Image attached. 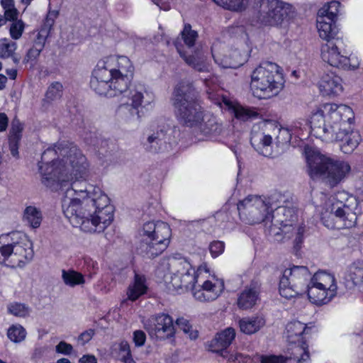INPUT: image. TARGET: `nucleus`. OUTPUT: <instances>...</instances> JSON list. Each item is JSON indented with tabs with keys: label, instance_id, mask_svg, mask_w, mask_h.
<instances>
[{
	"label": "nucleus",
	"instance_id": "obj_33",
	"mask_svg": "<svg viewBox=\"0 0 363 363\" xmlns=\"http://www.w3.org/2000/svg\"><path fill=\"white\" fill-rule=\"evenodd\" d=\"M31 245L26 242L13 243L12 261L13 267H22L26 262L30 261L33 257Z\"/></svg>",
	"mask_w": 363,
	"mask_h": 363
},
{
	"label": "nucleus",
	"instance_id": "obj_57",
	"mask_svg": "<svg viewBox=\"0 0 363 363\" xmlns=\"http://www.w3.org/2000/svg\"><path fill=\"white\" fill-rule=\"evenodd\" d=\"M58 14L59 12L57 11H49L43 25L42 26V28L50 31L54 25L55 19L58 16Z\"/></svg>",
	"mask_w": 363,
	"mask_h": 363
},
{
	"label": "nucleus",
	"instance_id": "obj_7",
	"mask_svg": "<svg viewBox=\"0 0 363 363\" xmlns=\"http://www.w3.org/2000/svg\"><path fill=\"white\" fill-rule=\"evenodd\" d=\"M96 199L64 197L62 201V211L74 227H79L84 232L92 233L96 228L93 221H90V218L93 216Z\"/></svg>",
	"mask_w": 363,
	"mask_h": 363
},
{
	"label": "nucleus",
	"instance_id": "obj_27",
	"mask_svg": "<svg viewBox=\"0 0 363 363\" xmlns=\"http://www.w3.org/2000/svg\"><path fill=\"white\" fill-rule=\"evenodd\" d=\"M100 62L104 67L109 69L110 72L127 74L128 77H133L134 67L129 58L125 56H109Z\"/></svg>",
	"mask_w": 363,
	"mask_h": 363
},
{
	"label": "nucleus",
	"instance_id": "obj_40",
	"mask_svg": "<svg viewBox=\"0 0 363 363\" xmlns=\"http://www.w3.org/2000/svg\"><path fill=\"white\" fill-rule=\"evenodd\" d=\"M43 219L41 211L35 206H27L23 212V220L33 228L40 227Z\"/></svg>",
	"mask_w": 363,
	"mask_h": 363
},
{
	"label": "nucleus",
	"instance_id": "obj_19",
	"mask_svg": "<svg viewBox=\"0 0 363 363\" xmlns=\"http://www.w3.org/2000/svg\"><path fill=\"white\" fill-rule=\"evenodd\" d=\"M93 221L95 230L92 233L104 231L113 221V207L110 204L108 197L105 194L99 196L93 211V216L90 218Z\"/></svg>",
	"mask_w": 363,
	"mask_h": 363
},
{
	"label": "nucleus",
	"instance_id": "obj_16",
	"mask_svg": "<svg viewBox=\"0 0 363 363\" xmlns=\"http://www.w3.org/2000/svg\"><path fill=\"white\" fill-rule=\"evenodd\" d=\"M344 43L342 38L328 40L321 46V58L325 62L334 67L343 69H354L357 67L350 65V59L342 54Z\"/></svg>",
	"mask_w": 363,
	"mask_h": 363
},
{
	"label": "nucleus",
	"instance_id": "obj_25",
	"mask_svg": "<svg viewBox=\"0 0 363 363\" xmlns=\"http://www.w3.org/2000/svg\"><path fill=\"white\" fill-rule=\"evenodd\" d=\"M318 87L323 96H337L343 91L342 79L333 72H325L320 77Z\"/></svg>",
	"mask_w": 363,
	"mask_h": 363
},
{
	"label": "nucleus",
	"instance_id": "obj_53",
	"mask_svg": "<svg viewBox=\"0 0 363 363\" xmlns=\"http://www.w3.org/2000/svg\"><path fill=\"white\" fill-rule=\"evenodd\" d=\"M24 27V23L21 20L12 22L9 30L11 38L14 40L19 39L23 34Z\"/></svg>",
	"mask_w": 363,
	"mask_h": 363
},
{
	"label": "nucleus",
	"instance_id": "obj_62",
	"mask_svg": "<svg viewBox=\"0 0 363 363\" xmlns=\"http://www.w3.org/2000/svg\"><path fill=\"white\" fill-rule=\"evenodd\" d=\"M208 95V98L215 104H217L218 106L221 105V103L223 102L226 105L227 101H230L229 100L226 99L225 98L221 97L220 95H218L216 93L212 92V91H207L206 92Z\"/></svg>",
	"mask_w": 363,
	"mask_h": 363
},
{
	"label": "nucleus",
	"instance_id": "obj_63",
	"mask_svg": "<svg viewBox=\"0 0 363 363\" xmlns=\"http://www.w3.org/2000/svg\"><path fill=\"white\" fill-rule=\"evenodd\" d=\"M21 140L9 139V149L14 157H18V143Z\"/></svg>",
	"mask_w": 363,
	"mask_h": 363
},
{
	"label": "nucleus",
	"instance_id": "obj_12",
	"mask_svg": "<svg viewBox=\"0 0 363 363\" xmlns=\"http://www.w3.org/2000/svg\"><path fill=\"white\" fill-rule=\"evenodd\" d=\"M311 273L304 266L286 269L279 281V294L287 299L306 293Z\"/></svg>",
	"mask_w": 363,
	"mask_h": 363
},
{
	"label": "nucleus",
	"instance_id": "obj_21",
	"mask_svg": "<svg viewBox=\"0 0 363 363\" xmlns=\"http://www.w3.org/2000/svg\"><path fill=\"white\" fill-rule=\"evenodd\" d=\"M274 208V211L271 214L269 230L270 234L278 235L286 233V228L292 227L296 216L293 208L273 206Z\"/></svg>",
	"mask_w": 363,
	"mask_h": 363
},
{
	"label": "nucleus",
	"instance_id": "obj_24",
	"mask_svg": "<svg viewBox=\"0 0 363 363\" xmlns=\"http://www.w3.org/2000/svg\"><path fill=\"white\" fill-rule=\"evenodd\" d=\"M217 45L211 48L212 56L216 64L223 68L236 69L242 66L246 61V58L238 49H230L221 54L217 52Z\"/></svg>",
	"mask_w": 363,
	"mask_h": 363
},
{
	"label": "nucleus",
	"instance_id": "obj_2",
	"mask_svg": "<svg viewBox=\"0 0 363 363\" xmlns=\"http://www.w3.org/2000/svg\"><path fill=\"white\" fill-rule=\"evenodd\" d=\"M305 154L310 177L313 180L321 179L331 187L339 184L350 171L347 162L328 157L318 150L306 147Z\"/></svg>",
	"mask_w": 363,
	"mask_h": 363
},
{
	"label": "nucleus",
	"instance_id": "obj_5",
	"mask_svg": "<svg viewBox=\"0 0 363 363\" xmlns=\"http://www.w3.org/2000/svg\"><path fill=\"white\" fill-rule=\"evenodd\" d=\"M337 201L332 204L330 211L321 213L323 224L329 229H343L354 227L357 222L355 210L358 206L357 199L346 192H338Z\"/></svg>",
	"mask_w": 363,
	"mask_h": 363
},
{
	"label": "nucleus",
	"instance_id": "obj_43",
	"mask_svg": "<svg viewBox=\"0 0 363 363\" xmlns=\"http://www.w3.org/2000/svg\"><path fill=\"white\" fill-rule=\"evenodd\" d=\"M217 5L231 11H240L245 9L248 0H213Z\"/></svg>",
	"mask_w": 363,
	"mask_h": 363
},
{
	"label": "nucleus",
	"instance_id": "obj_26",
	"mask_svg": "<svg viewBox=\"0 0 363 363\" xmlns=\"http://www.w3.org/2000/svg\"><path fill=\"white\" fill-rule=\"evenodd\" d=\"M235 337V330L233 328H228L218 333L208 344V350L219 354L221 357H228V347L231 345Z\"/></svg>",
	"mask_w": 363,
	"mask_h": 363
},
{
	"label": "nucleus",
	"instance_id": "obj_59",
	"mask_svg": "<svg viewBox=\"0 0 363 363\" xmlns=\"http://www.w3.org/2000/svg\"><path fill=\"white\" fill-rule=\"evenodd\" d=\"M73 347L72 345L67 343L65 341H61L56 346V352L63 354H70L72 352Z\"/></svg>",
	"mask_w": 363,
	"mask_h": 363
},
{
	"label": "nucleus",
	"instance_id": "obj_1",
	"mask_svg": "<svg viewBox=\"0 0 363 363\" xmlns=\"http://www.w3.org/2000/svg\"><path fill=\"white\" fill-rule=\"evenodd\" d=\"M85 156L73 143L61 142L53 147H48L41 156L39 171L42 183L52 191L65 187L70 183V188L64 197L80 199H98L104 194L101 190L87 183L83 179L86 172Z\"/></svg>",
	"mask_w": 363,
	"mask_h": 363
},
{
	"label": "nucleus",
	"instance_id": "obj_4",
	"mask_svg": "<svg viewBox=\"0 0 363 363\" xmlns=\"http://www.w3.org/2000/svg\"><path fill=\"white\" fill-rule=\"evenodd\" d=\"M284 82L279 65L271 62H264L252 71L250 89L255 96L269 99L282 90Z\"/></svg>",
	"mask_w": 363,
	"mask_h": 363
},
{
	"label": "nucleus",
	"instance_id": "obj_17",
	"mask_svg": "<svg viewBox=\"0 0 363 363\" xmlns=\"http://www.w3.org/2000/svg\"><path fill=\"white\" fill-rule=\"evenodd\" d=\"M144 328L151 338L160 340L173 337L175 335L174 320L166 313H158L150 317L144 323Z\"/></svg>",
	"mask_w": 363,
	"mask_h": 363
},
{
	"label": "nucleus",
	"instance_id": "obj_46",
	"mask_svg": "<svg viewBox=\"0 0 363 363\" xmlns=\"http://www.w3.org/2000/svg\"><path fill=\"white\" fill-rule=\"evenodd\" d=\"M17 48L16 43L6 38L0 40V57L9 58L14 54Z\"/></svg>",
	"mask_w": 363,
	"mask_h": 363
},
{
	"label": "nucleus",
	"instance_id": "obj_37",
	"mask_svg": "<svg viewBox=\"0 0 363 363\" xmlns=\"http://www.w3.org/2000/svg\"><path fill=\"white\" fill-rule=\"evenodd\" d=\"M313 285L326 287L328 289H331L337 291V286L335 276L323 270H319L313 276H311V281Z\"/></svg>",
	"mask_w": 363,
	"mask_h": 363
},
{
	"label": "nucleus",
	"instance_id": "obj_58",
	"mask_svg": "<svg viewBox=\"0 0 363 363\" xmlns=\"http://www.w3.org/2000/svg\"><path fill=\"white\" fill-rule=\"evenodd\" d=\"M94 334L95 331L93 329L85 330L79 335L77 341L82 345H84L92 339Z\"/></svg>",
	"mask_w": 363,
	"mask_h": 363
},
{
	"label": "nucleus",
	"instance_id": "obj_8",
	"mask_svg": "<svg viewBox=\"0 0 363 363\" xmlns=\"http://www.w3.org/2000/svg\"><path fill=\"white\" fill-rule=\"evenodd\" d=\"M336 112L331 114V118L334 123H338L337 125H333L335 129L334 131V138L329 142L340 141L342 152L345 154L352 152L358 146L361 135L357 131L351 129V123L353 120V112L348 106H341Z\"/></svg>",
	"mask_w": 363,
	"mask_h": 363
},
{
	"label": "nucleus",
	"instance_id": "obj_28",
	"mask_svg": "<svg viewBox=\"0 0 363 363\" xmlns=\"http://www.w3.org/2000/svg\"><path fill=\"white\" fill-rule=\"evenodd\" d=\"M306 293L309 301L316 306L328 304L337 295L336 290L331 289H328L326 287L323 288L313 285L311 283H309Z\"/></svg>",
	"mask_w": 363,
	"mask_h": 363
},
{
	"label": "nucleus",
	"instance_id": "obj_30",
	"mask_svg": "<svg viewBox=\"0 0 363 363\" xmlns=\"http://www.w3.org/2000/svg\"><path fill=\"white\" fill-rule=\"evenodd\" d=\"M196 125L194 127L197 133L203 137H212L219 135L222 130V125L218 122L216 118L211 113H205Z\"/></svg>",
	"mask_w": 363,
	"mask_h": 363
},
{
	"label": "nucleus",
	"instance_id": "obj_48",
	"mask_svg": "<svg viewBox=\"0 0 363 363\" xmlns=\"http://www.w3.org/2000/svg\"><path fill=\"white\" fill-rule=\"evenodd\" d=\"M8 311L9 313L17 317H26L28 315L30 309L23 303H12L8 305Z\"/></svg>",
	"mask_w": 363,
	"mask_h": 363
},
{
	"label": "nucleus",
	"instance_id": "obj_45",
	"mask_svg": "<svg viewBox=\"0 0 363 363\" xmlns=\"http://www.w3.org/2000/svg\"><path fill=\"white\" fill-rule=\"evenodd\" d=\"M181 37L184 44L188 48H191L195 44L198 38V33L196 31L191 29V25L186 24L183 30L181 32Z\"/></svg>",
	"mask_w": 363,
	"mask_h": 363
},
{
	"label": "nucleus",
	"instance_id": "obj_10",
	"mask_svg": "<svg viewBox=\"0 0 363 363\" xmlns=\"http://www.w3.org/2000/svg\"><path fill=\"white\" fill-rule=\"evenodd\" d=\"M269 209L273 204L258 196H248L238 203L240 219L247 224L255 225L263 222L269 228L271 219Z\"/></svg>",
	"mask_w": 363,
	"mask_h": 363
},
{
	"label": "nucleus",
	"instance_id": "obj_32",
	"mask_svg": "<svg viewBox=\"0 0 363 363\" xmlns=\"http://www.w3.org/2000/svg\"><path fill=\"white\" fill-rule=\"evenodd\" d=\"M174 45L181 57L189 66L200 72H208L210 71V65L206 62V57L203 55L195 52L194 55L187 56L178 40L174 42Z\"/></svg>",
	"mask_w": 363,
	"mask_h": 363
},
{
	"label": "nucleus",
	"instance_id": "obj_60",
	"mask_svg": "<svg viewBox=\"0 0 363 363\" xmlns=\"http://www.w3.org/2000/svg\"><path fill=\"white\" fill-rule=\"evenodd\" d=\"M146 340V335L142 330H136L133 333V341L137 347L143 346Z\"/></svg>",
	"mask_w": 363,
	"mask_h": 363
},
{
	"label": "nucleus",
	"instance_id": "obj_61",
	"mask_svg": "<svg viewBox=\"0 0 363 363\" xmlns=\"http://www.w3.org/2000/svg\"><path fill=\"white\" fill-rule=\"evenodd\" d=\"M18 10L15 7H12V9H4V18L5 19V22L6 21H12L13 22L15 21H18Z\"/></svg>",
	"mask_w": 363,
	"mask_h": 363
},
{
	"label": "nucleus",
	"instance_id": "obj_47",
	"mask_svg": "<svg viewBox=\"0 0 363 363\" xmlns=\"http://www.w3.org/2000/svg\"><path fill=\"white\" fill-rule=\"evenodd\" d=\"M26 335V330L21 325H13L11 326L7 332L8 337L14 342L23 341Z\"/></svg>",
	"mask_w": 363,
	"mask_h": 363
},
{
	"label": "nucleus",
	"instance_id": "obj_38",
	"mask_svg": "<svg viewBox=\"0 0 363 363\" xmlns=\"http://www.w3.org/2000/svg\"><path fill=\"white\" fill-rule=\"evenodd\" d=\"M264 324V319L259 316L243 318L239 320V326L241 332L247 335L257 333Z\"/></svg>",
	"mask_w": 363,
	"mask_h": 363
},
{
	"label": "nucleus",
	"instance_id": "obj_54",
	"mask_svg": "<svg viewBox=\"0 0 363 363\" xmlns=\"http://www.w3.org/2000/svg\"><path fill=\"white\" fill-rule=\"evenodd\" d=\"M50 32V31L41 27L33 41V45L36 47L40 46V48L43 49Z\"/></svg>",
	"mask_w": 363,
	"mask_h": 363
},
{
	"label": "nucleus",
	"instance_id": "obj_14",
	"mask_svg": "<svg viewBox=\"0 0 363 363\" xmlns=\"http://www.w3.org/2000/svg\"><path fill=\"white\" fill-rule=\"evenodd\" d=\"M341 106L345 105L327 104L324 106V108L328 113L327 123H325L324 111L318 110L312 114L310 120L311 128L316 138H319L326 142H329L334 138L333 135L335 129L333 125H337L338 123H334V120L330 116L333 112H336L335 107H337L338 109Z\"/></svg>",
	"mask_w": 363,
	"mask_h": 363
},
{
	"label": "nucleus",
	"instance_id": "obj_49",
	"mask_svg": "<svg viewBox=\"0 0 363 363\" xmlns=\"http://www.w3.org/2000/svg\"><path fill=\"white\" fill-rule=\"evenodd\" d=\"M176 325L182 330L184 333L189 334L191 340H195L198 337V332L192 330V326L187 319L183 317L178 318L176 320Z\"/></svg>",
	"mask_w": 363,
	"mask_h": 363
},
{
	"label": "nucleus",
	"instance_id": "obj_41",
	"mask_svg": "<svg viewBox=\"0 0 363 363\" xmlns=\"http://www.w3.org/2000/svg\"><path fill=\"white\" fill-rule=\"evenodd\" d=\"M62 279L64 283L70 287L82 285L85 283L83 274L73 269H63L62 271Z\"/></svg>",
	"mask_w": 363,
	"mask_h": 363
},
{
	"label": "nucleus",
	"instance_id": "obj_39",
	"mask_svg": "<svg viewBox=\"0 0 363 363\" xmlns=\"http://www.w3.org/2000/svg\"><path fill=\"white\" fill-rule=\"evenodd\" d=\"M226 106L234 117L241 121H247L258 116V113L253 108H246L240 104H234L230 101H227Z\"/></svg>",
	"mask_w": 363,
	"mask_h": 363
},
{
	"label": "nucleus",
	"instance_id": "obj_20",
	"mask_svg": "<svg viewBox=\"0 0 363 363\" xmlns=\"http://www.w3.org/2000/svg\"><path fill=\"white\" fill-rule=\"evenodd\" d=\"M194 298L200 302L213 301L218 298L224 289L223 281L216 279L206 280L200 283L197 277L194 285L189 288Z\"/></svg>",
	"mask_w": 363,
	"mask_h": 363
},
{
	"label": "nucleus",
	"instance_id": "obj_18",
	"mask_svg": "<svg viewBox=\"0 0 363 363\" xmlns=\"http://www.w3.org/2000/svg\"><path fill=\"white\" fill-rule=\"evenodd\" d=\"M150 133L143 145L146 151L157 153L162 151L167 145V136L170 131V125L165 119L161 118L151 125Z\"/></svg>",
	"mask_w": 363,
	"mask_h": 363
},
{
	"label": "nucleus",
	"instance_id": "obj_15",
	"mask_svg": "<svg viewBox=\"0 0 363 363\" xmlns=\"http://www.w3.org/2000/svg\"><path fill=\"white\" fill-rule=\"evenodd\" d=\"M276 123L270 121H260L255 124L251 130L250 143L260 154L267 156L264 149L270 146L272 137L278 133H285Z\"/></svg>",
	"mask_w": 363,
	"mask_h": 363
},
{
	"label": "nucleus",
	"instance_id": "obj_55",
	"mask_svg": "<svg viewBox=\"0 0 363 363\" xmlns=\"http://www.w3.org/2000/svg\"><path fill=\"white\" fill-rule=\"evenodd\" d=\"M225 248V244L222 241H213L209 245V250L213 257H217L221 255Z\"/></svg>",
	"mask_w": 363,
	"mask_h": 363
},
{
	"label": "nucleus",
	"instance_id": "obj_22",
	"mask_svg": "<svg viewBox=\"0 0 363 363\" xmlns=\"http://www.w3.org/2000/svg\"><path fill=\"white\" fill-rule=\"evenodd\" d=\"M290 356L284 359L282 356H262L261 363H308L310 355L308 350L306 341H302L291 345L289 349Z\"/></svg>",
	"mask_w": 363,
	"mask_h": 363
},
{
	"label": "nucleus",
	"instance_id": "obj_52",
	"mask_svg": "<svg viewBox=\"0 0 363 363\" xmlns=\"http://www.w3.org/2000/svg\"><path fill=\"white\" fill-rule=\"evenodd\" d=\"M23 129V124L17 118H14L11 125L9 139L21 140L22 137L21 133Z\"/></svg>",
	"mask_w": 363,
	"mask_h": 363
},
{
	"label": "nucleus",
	"instance_id": "obj_36",
	"mask_svg": "<svg viewBox=\"0 0 363 363\" xmlns=\"http://www.w3.org/2000/svg\"><path fill=\"white\" fill-rule=\"evenodd\" d=\"M147 289L148 286L145 277L135 273L134 280L129 285L127 290L128 298L132 301H135L141 296L145 294Z\"/></svg>",
	"mask_w": 363,
	"mask_h": 363
},
{
	"label": "nucleus",
	"instance_id": "obj_13",
	"mask_svg": "<svg viewBox=\"0 0 363 363\" xmlns=\"http://www.w3.org/2000/svg\"><path fill=\"white\" fill-rule=\"evenodd\" d=\"M129 98L131 104H123L118 108V113L126 118L139 115V107H152L155 103V95L152 91L147 89L144 85H137L129 91Z\"/></svg>",
	"mask_w": 363,
	"mask_h": 363
},
{
	"label": "nucleus",
	"instance_id": "obj_50",
	"mask_svg": "<svg viewBox=\"0 0 363 363\" xmlns=\"http://www.w3.org/2000/svg\"><path fill=\"white\" fill-rule=\"evenodd\" d=\"M118 349L121 354V359L123 363H136L132 357L130 346L127 341H121L118 344Z\"/></svg>",
	"mask_w": 363,
	"mask_h": 363
},
{
	"label": "nucleus",
	"instance_id": "obj_44",
	"mask_svg": "<svg viewBox=\"0 0 363 363\" xmlns=\"http://www.w3.org/2000/svg\"><path fill=\"white\" fill-rule=\"evenodd\" d=\"M349 277L354 286L363 289V263L354 264L350 268Z\"/></svg>",
	"mask_w": 363,
	"mask_h": 363
},
{
	"label": "nucleus",
	"instance_id": "obj_3",
	"mask_svg": "<svg viewBox=\"0 0 363 363\" xmlns=\"http://www.w3.org/2000/svg\"><path fill=\"white\" fill-rule=\"evenodd\" d=\"M199 94L193 84L182 80L174 89L172 104L180 123L194 128L202 120L205 113L198 101Z\"/></svg>",
	"mask_w": 363,
	"mask_h": 363
},
{
	"label": "nucleus",
	"instance_id": "obj_23",
	"mask_svg": "<svg viewBox=\"0 0 363 363\" xmlns=\"http://www.w3.org/2000/svg\"><path fill=\"white\" fill-rule=\"evenodd\" d=\"M111 74L99 61L92 72L90 87L99 95L110 97Z\"/></svg>",
	"mask_w": 363,
	"mask_h": 363
},
{
	"label": "nucleus",
	"instance_id": "obj_64",
	"mask_svg": "<svg viewBox=\"0 0 363 363\" xmlns=\"http://www.w3.org/2000/svg\"><path fill=\"white\" fill-rule=\"evenodd\" d=\"M79 362V363H97L96 358L94 355H84Z\"/></svg>",
	"mask_w": 363,
	"mask_h": 363
},
{
	"label": "nucleus",
	"instance_id": "obj_56",
	"mask_svg": "<svg viewBox=\"0 0 363 363\" xmlns=\"http://www.w3.org/2000/svg\"><path fill=\"white\" fill-rule=\"evenodd\" d=\"M43 49L40 48V46H35L30 48L23 59V63H28L29 62L35 60L40 55V52Z\"/></svg>",
	"mask_w": 363,
	"mask_h": 363
},
{
	"label": "nucleus",
	"instance_id": "obj_51",
	"mask_svg": "<svg viewBox=\"0 0 363 363\" xmlns=\"http://www.w3.org/2000/svg\"><path fill=\"white\" fill-rule=\"evenodd\" d=\"M62 91L63 86L60 82H53L48 89L46 97L51 101L60 99L62 94Z\"/></svg>",
	"mask_w": 363,
	"mask_h": 363
},
{
	"label": "nucleus",
	"instance_id": "obj_11",
	"mask_svg": "<svg viewBox=\"0 0 363 363\" xmlns=\"http://www.w3.org/2000/svg\"><path fill=\"white\" fill-rule=\"evenodd\" d=\"M169 273L164 276L165 283L179 293L189 290L196 281V272L184 257H174L169 262Z\"/></svg>",
	"mask_w": 363,
	"mask_h": 363
},
{
	"label": "nucleus",
	"instance_id": "obj_31",
	"mask_svg": "<svg viewBox=\"0 0 363 363\" xmlns=\"http://www.w3.org/2000/svg\"><path fill=\"white\" fill-rule=\"evenodd\" d=\"M259 288L257 282H252L239 294L237 301L240 309L252 308L259 299Z\"/></svg>",
	"mask_w": 363,
	"mask_h": 363
},
{
	"label": "nucleus",
	"instance_id": "obj_35",
	"mask_svg": "<svg viewBox=\"0 0 363 363\" xmlns=\"http://www.w3.org/2000/svg\"><path fill=\"white\" fill-rule=\"evenodd\" d=\"M111 79L110 80L111 91L110 97L121 95L128 91L133 77L127 74H118L111 72Z\"/></svg>",
	"mask_w": 363,
	"mask_h": 363
},
{
	"label": "nucleus",
	"instance_id": "obj_29",
	"mask_svg": "<svg viewBox=\"0 0 363 363\" xmlns=\"http://www.w3.org/2000/svg\"><path fill=\"white\" fill-rule=\"evenodd\" d=\"M311 327L298 321L293 320L286 326V337L289 344L296 345L306 341V336L311 333Z\"/></svg>",
	"mask_w": 363,
	"mask_h": 363
},
{
	"label": "nucleus",
	"instance_id": "obj_34",
	"mask_svg": "<svg viewBox=\"0 0 363 363\" xmlns=\"http://www.w3.org/2000/svg\"><path fill=\"white\" fill-rule=\"evenodd\" d=\"M335 21L328 20L325 17L318 16L317 18V28L319 33L320 37L325 40H333L334 39L340 38L337 36L338 33V29L336 27Z\"/></svg>",
	"mask_w": 363,
	"mask_h": 363
},
{
	"label": "nucleus",
	"instance_id": "obj_42",
	"mask_svg": "<svg viewBox=\"0 0 363 363\" xmlns=\"http://www.w3.org/2000/svg\"><path fill=\"white\" fill-rule=\"evenodd\" d=\"M340 3L332 1L324 5L318 12V16H323L328 20L336 21L340 11Z\"/></svg>",
	"mask_w": 363,
	"mask_h": 363
},
{
	"label": "nucleus",
	"instance_id": "obj_6",
	"mask_svg": "<svg viewBox=\"0 0 363 363\" xmlns=\"http://www.w3.org/2000/svg\"><path fill=\"white\" fill-rule=\"evenodd\" d=\"M140 235L141 240L137 249L138 253L147 258H154L167 247L171 229L164 222L150 221L144 223Z\"/></svg>",
	"mask_w": 363,
	"mask_h": 363
},
{
	"label": "nucleus",
	"instance_id": "obj_9",
	"mask_svg": "<svg viewBox=\"0 0 363 363\" xmlns=\"http://www.w3.org/2000/svg\"><path fill=\"white\" fill-rule=\"evenodd\" d=\"M256 10L257 22L264 26H281L296 15L293 6L282 0H259Z\"/></svg>",
	"mask_w": 363,
	"mask_h": 363
}]
</instances>
